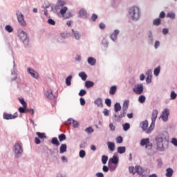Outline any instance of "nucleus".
Segmentation results:
<instances>
[{"mask_svg": "<svg viewBox=\"0 0 177 177\" xmlns=\"http://www.w3.org/2000/svg\"><path fill=\"white\" fill-rule=\"evenodd\" d=\"M155 140L156 142V147L158 151H164L165 147L168 146V141L165 140L164 136L159 135L156 137Z\"/></svg>", "mask_w": 177, "mask_h": 177, "instance_id": "obj_1", "label": "nucleus"}, {"mask_svg": "<svg viewBox=\"0 0 177 177\" xmlns=\"http://www.w3.org/2000/svg\"><path fill=\"white\" fill-rule=\"evenodd\" d=\"M129 15L133 21H138L141 16L140 8L138 6L130 8L129 10Z\"/></svg>", "mask_w": 177, "mask_h": 177, "instance_id": "obj_2", "label": "nucleus"}, {"mask_svg": "<svg viewBox=\"0 0 177 177\" xmlns=\"http://www.w3.org/2000/svg\"><path fill=\"white\" fill-rule=\"evenodd\" d=\"M18 37L20 41H21L25 46V48H28V44L30 42V38H28V35L24 30H19L17 32Z\"/></svg>", "mask_w": 177, "mask_h": 177, "instance_id": "obj_3", "label": "nucleus"}, {"mask_svg": "<svg viewBox=\"0 0 177 177\" xmlns=\"http://www.w3.org/2000/svg\"><path fill=\"white\" fill-rule=\"evenodd\" d=\"M12 150L15 158H20L23 156V147L20 146L19 142L15 143L13 146Z\"/></svg>", "mask_w": 177, "mask_h": 177, "instance_id": "obj_4", "label": "nucleus"}, {"mask_svg": "<svg viewBox=\"0 0 177 177\" xmlns=\"http://www.w3.org/2000/svg\"><path fill=\"white\" fill-rule=\"evenodd\" d=\"M143 89L142 84H136L133 88V92L136 93V95H142L143 93Z\"/></svg>", "mask_w": 177, "mask_h": 177, "instance_id": "obj_5", "label": "nucleus"}, {"mask_svg": "<svg viewBox=\"0 0 177 177\" xmlns=\"http://www.w3.org/2000/svg\"><path fill=\"white\" fill-rule=\"evenodd\" d=\"M127 109H122V111L120 112L119 115H117V113H113V118L116 122H120L121 118H124L127 116Z\"/></svg>", "mask_w": 177, "mask_h": 177, "instance_id": "obj_6", "label": "nucleus"}, {"mask_svg": "<svg viewBox=\"0 0 177 177\" xmlns=\"http://www.w3.org/2000/svg\"><path fill=\"white\" fill-rule=\"evenodd\" d=\"M17 17L19 23L22 26V27H24L26 26V21H24V15L20 12L17 11Z\"/></svg>", "mask_w": 177, "mask_h": 177, "instance_id": "obj_7", "label": "nucleus"}, {"mask_svg": "<svg viewBox=\"0 0 177 177\" xmlns=\"http://www.w3.org/2000/svg\"><path fill=\"white\" fill-rule=\"evenodd\" d=\"M168 117H169V109H165L162 111V114L160 116V118H162L164 122H167V121H168Z\"/></svg>", "mask_w": 177, "mask_h": 177, "instance_id": "obj_8", "label": "nucleus"}, {"mask_svg": "<svg viewBox=\"0 0 177 177\" xmlns=\"http://www.w3.org/2000/svg\"><path fill=\"white\" fill-rule=\"evenodd\" d=\"M17 117H19L17 112L15 113L13 115L8 113H4L3 114V120H15V118H17Z\"/></svg>", "mask_w": 177, "mask_h": 177, "instance_id": "obj_9", "label": "nucleus"}, {"mask_svg": "<svg viewBox=\"0 0 177 177\" xmlns=\"http://www.w3.org/2000/svg\"><path fill=\"white\" fill-rule=\"evenodd\" d=\"M71 125L73 124V128H78L80 127V123H78V121H76L73 118H69L67 120V121H65V125Z\"/></svg>", "mask_w": 177, "mask_h": 177, "instance_id": "obj_10", "label": "nucleus"}, {"mask_svg": "<svg viewBox=\"0 0 177 177\" xmlns=\"http://www.w3.org/2000/svg\"><path fill=\"white\" fill-rule=\"evenodd\" d=\"M119 162H120V158L115 154H114L113 156L111 158L108 162V163L113 164L115 165H118Z\"/></svg>", "mask_w": 177, "mask_h": 177, "instance_id": "obj_11", "label": "nucleus"}, {"mask_svg": "<svg viewBox=\"0 0 177 177\" xmlns=\"http://www.w3.org/2000/svg\"><path fill=\"white\" fill-rule=\"evenodd\" d=\"M28 73L31 75V77H32V78H35V80H38L39 78V75L38 73L30 67L28 68Z\"/></svg>", "mask_w": 177, "mask_h": 177, "instance_id": "obj_12", "label": "nucleus"}, {"mask_svg": "<svg viewBox=\"0 0 177 177\" xmlns=\"http://www.w3.org/2000/svg\"><path fill=\"white\" fill-rule=\"evenodd\" d=\"M78 15V17H80V19H88V12L84 8L79 10Z\"/></svg>", "mask_w": 177, "mask_h": 177, "instance_id": "obj_13", "label": "nucleus"}, {"mask_svg": "<svg viewBox=\"0 0 177 177\" xmlns=\"http://www.w3.org/2000/svg\"><path fill=\"white\" fill-rule=\"evenodd\" d=\"M46 97L47 99H49L50 100H52L56 97V95H53V91L51 89H48L46 93Z\"/></svg>", "mask_w": 177, "mask_h": 177, "instance_id": "obj_14", "label": "nucleus"}, {"mask_svg": "<svg viewBox=\"0 0 177 177\" xmlns=\"http://www.w3.org/2000/svg\"><path fill=\"white\" fill-rule=\"evenodd\" d=\"M13 71H12L11 72V75H14V77L11 79V82H13V81H16V80H17V73L16 72V68L15 67H16V64L15 62V61H13Z\"/></svg>", "mask_w": 177, "mask_h": 177, "instance_id": "obj_15", "label": "nucleus"}, {"mask_svg": "<svg viewBox=\"0 0 177 177\" xmlns=\"http://www.w3.org/2000/svg\"><path fill=\"white\" fill-rule=\"evenodd\" d=\"M135 169H136V173L138 174V175H139L140 176H145V175H143V168L140 167V165H136L135 167Z\"/></svg>", "mask_w": 177, "mask_h": 177, "instance_id": "obj_16", "label": "nucleus"}, {"mask_svg": "<svg viewBox=\"0 0 177 177\" xmlns=\"http://www.w3.org/2000/svg\"><path fill=\"white\" fill-rule=\"evenodd\" d=\"M140 128H142V131H147V127H149V122L147 120L142 121L140 124Z\"/></svg>", "mask_w": 177, "mask_h": 177, "instance_id": "obj_17", "label": "nucleus"}, {"mask_svg": "<svg viewBox=\"0 0 177 177\" xmlns=\"http://www.w3.org/2000/svg\"><path fill=\"white\" fill-rule=\"evenodd\" d=\"M154 43V37H153V32L151 30H149V35H148V44L149 45H153Z\"/></svg>", "mask_w": 177, "mask_h": 177, "instance_id": "obj_18", "label": "nucleus"}, {"mask_svg": "<svg viewBox=\"0 0 177 177\" xmlns=\"http://www.w3.org/2000/svg\"><path fill=\"white\" fill-rule=\"evenodd\" d=\"M66 5V1H62V0H58V3L55 6V10H59L60 8H63Z\"/></svg>", "mask_w": 177, "mask_h": 177, "instance_id": "obj_19", "label": "nucleus"}, {"mask_svg": "<svg viewBox=\"0 0 177 177\" xmlns=\"http://www.w3.org/2000/svg\"><path fill=\"white\" fill-rule=\"evenodd\" d=\"M106 145L108 146V149L111 151H114V150H115V144L113 142H110L108 141L106 142Z\"/></svg>", "mask_w": 177, "mask_h": 177, "instance_id": "obj_20", "label": "nucleus"}, {"mask_svg": "<svg viewBox=\"0 0 177 177\" xmlns=\"http://www.w3.org/2000/svg\"><path fill=\"white\" fill-rule=\"evenodd\" d=\"M94 104H95L96 106H97V107H103V100H102L101 97L97 98V99L94 101Z\"/></svg>", "mask_w": 177, "mask_h": 177, "instance_id": "obj_21", "label": "nucleus"}, {"mask_svg": "<svg viewBox=\"0 0 177 177\" xmlns=\"http://www.w3.org/2000/svg\"><path fill=\"white\" fill-rule=\"evenodd\" d=\"M157 115H158V111H157V109H155L152 111V124H154V122H156V120H157Z\"/></svg>", "mask_w": 177, "mask_h": 177, "instance_id": "obj_22", "label": "nucleus"}, {"mask_svg": "<svg viewBox=\"0 0 177 177\" xmlns=\"http://www.w3.org/2000/svg\"><path fill=\"white\" fill-rule=\"evenodd\" d=\"M108 167L111 172H114V171L117 169V167H118V165H114L113 163L108 162Z\"/></svg>", "mask_w": 177, "mask_h": 177, "instance_id": "obj_23", "label": "nucleus"}, {"mask_svg": "<svg viewBox=\"0 0 177 177\" xmlns=\"http://www.w3.org/2000/svg\"><path fill=\"white\" fill-rule=\"evenodd\" d=\"M150 142V139L149 138H143L140 140V146L143 147V146H146L147 145H149Z\"/></svg>", "mask_w": 177, "mask_h": 177, "instance_id": "obj_24", "label": "nucleus"}, {"mask_svg": "<svg viewBox=\"0 0 177 177\" xmlns=\"http://www.w3.org/2000/svg\"><path fill=\"white\" fill-rule=\"evenodd\" d=\"M72 32L75 39L77 40L81 39V34H80V32L78 30H74V29H72Z\"/></svg>", "mask_w": 177, "mask_h": 177, "instance_id": "obj_25", "label": "nucleus"}, {"mask_svg": "<svg viewBox=\"0 0 177 177\" xmlns=\"http://www.w3.org/2000/svg\"><path fill=\"white\" fill-rule=\"evenodd\" d=\"M87 63H88L90 66H95V64H96V59L89 57L87 59Z\"/></svg>", "mask_w": 177, "mask_h": 177, "instance_id": "obj_26", "label": "nucleus"}, {"mask_svg": "<svg viewBox=\"0 0 177 177\" xmlns=\"http://www.w3.org/2000/svg\"><path fill=\"white\" fill-rule=\"evenodd\" d=\"M51 144L54 145L55 146H57V147L60 146V142H59V140L56 137H53L51 139Z\"/></svg>", "mask_w": 177, "mask_h": 177, "instance_id": "obj_27", "label": "nucleus"}, {"mask_svg": "<svg viewBox=\"0 0 177 177\" xmlns=\"http://www.w3.org/2000/svg\"><path fill=\"white\" fill-rule=\"evenodd\" d=\"M95 85V82L91 80H86L85 82V87L89 89V88H92Z\"/></svg>", "mask_w": 177, "mask_h": 177, "instance_id": "obj_28", "label": "nucleus"}, {"mask_svg": "<svg viewBox=\"0 0 177 177\" xmlns=\"http://www.w3.org/2000/svg\"><path fill=\"white\" fill-rule=\"evenodd\" d=\"M172 175H174V169H172L171 167L167 168L166 169V176L172 177Z\"/></svg>", "mask_w": 177, "mask_h": 177, "instance_id": "obj_29", "label": "nucleus"}, {"mask_svg": "<svg viewBox=\"0 0 177 177\" xmlns=\"http://www.w3.org/2000/svg\"><path fill=\"white\" fill-rule=\"evenodd\" d=\"M59 151L61 154H63V153H66V151H67V145L62 144L59 148Z\"/></svg>", "mask_w": 177, "mask_h": 177, "instance_id": "obj_30", "label": "nucleus"}, {"mask_svg": "<svg viewBox=\"0 0 177 177\" xmlns=\"http://www.w3.org/2000/svg\"><path fill=\"white\" fill-rule=\"evenodd\" d=\"M114 111L115 113H118V111H121V104L120 102H116L114 104Z\"/></svg>", "mask_w": 177, "mask_h": 177, "instance_id": "obj_31", "label": "nucleus"}, {"mask_svg": "<svg viewBox=\"0 0 177 177\" xmlns=\"http://www.w3.org/2000/svg\"><path fill=\"white\" fill-rule=\"evenodd\" d=\"M161 71V66H158V67L155 68L153 70V74L155 77H158L160 75V73Z\"/></svg>", "mask_w": 177, "mask_h": 177, "instance_id": "obj_32", "label": "nucleus"}, {"mask_svg": "<svg viewBox=\"0 0 177 177\" xmlns=\"http://www.w3.org/2000/svg\"><path fill=\"white\" fill-rule=\"evenodd\" d=\"M79 77L82 80V81H86V78H88V75L85 72H80L79 73Z\"/></svg>", "mask_w": 177, "mask_h": 177, "instance_id": "obj_33", "label": "nucleus"}, {"mask_svg": "<svg viewBox=\"0 0 177 177\" xmlns=\"http://www.w3.org/2000/svg\"><path fill=\"white\" fill-rule=\"evenodd\" d=\"M117 151H118V153H119V154H124V153H125V151H127V147H118Z\"/></svg>", "mask_w": 177, "mask_h": 177, "instance_id": "obj_34", "label": "nucleus"}, {"mask_svg": "<svg viewBox=\"0 0 177 177\" xmlns=\"http://www.w3.org/2000/svg\"><path fill=\"white\" fill-rule=\"evenodd\" d=\"M18 111H19V113H21V114H25V113H27V111H28V108L24 107V106H21L18 109Z\"/></svg>", "mask_w": 177, "mask_h": 177, "instance_id": "obj_35", "label": "nucleus"}, {"mask_svg": "<svg viewBox=\"0 0 177 177\" xmlns=\"http://www.w3.org/2000/svg\"><path fill=\"white\" fill-rule=\"evenodd\" d=\"M115 92H117V86H112L109 90V95H115Z\"/></svg>", "mask_w": 177, "mask_h": 177, "instance_id": "obj_36", "label": "nucleus"}, {"mask_svg": "<svg viewBox=\"0 0 177 177\" xmlns=\"http://www.w3.org/2000/svg\"><path fill=\"white\" fill-rule=\"evenodd\" d=\"M154 125H156V122H153V121H152L150 124V127L147 130L146 133H151L152 131L154 129Z\"/></svg>", "mask_w": 177, "mask_h": 177, "instance_id": "obj_37", "label": "nucleus"}, {"mask_svg": "<svg viewBox=\"0 0 177 177\" xmlns=\"http://www.w3.org/2000/svg\"><path fill=\"white\" fill-rule=\"evenodd\" d=\"M122 127H123V131H124L125 132L131 129V124L128 122L123 124Z\"/></svg>", "mask_w": 177, "mask_h": 177, "instance_id": "obj_38", "label": "nucleus"}, {"mask_svg": "<svg viewBox=\"0 0 177 177\" xmlns=\"http://www.w3.org/2000/svg\"><path fill=\"white\" fill-rule=\"evenodd\" d=\"M113 34L114 35V38H112V41H113V42H115L117 41V37L118 36V34H120V30L115 29L113 31Z\"/></svg>", "mask_w": 177, "mask_h": 177, "instance_id": "obj_39", "label": "nucleus"}, {"mask_svg": "<svg viewBox=\"0 0 177 177\" xmlns=\"http://www.w3.org/2000/svg\"><path fill=\"white\" fill-rule=\"evenodd\" d=\"M129 107V100H126L123 103L122 110H127Z\"/></svg>", "mask_w": 177, "mask_h": 177, "instance_id": "obj_40", "label": "nucleus"}, {"mask_svg": "<svg viewBox=\"0 0 177 177\" xmlns=\"http://www.w3.org/2000/svg\"><path fill=\"white\" fill-rule=\"evenodd\" d=\"M71 80H73V75H70L66 79V84L67 86H70L71 85Z\"/></svg>", "mask_w": 177, "mask_h": 177, "instance_id": "obj_41", "label": "nucleus"}, {"mask_svg": "<svg viewBox=\"0 0 177 177\" xmlns=\"http://www.w3.org/2000/svg\"><path fill=\"white\" fill-rule=\"evenodd\" d=\"M36 135L38 136L39 139H46V134H45V133L37 132Z\"/></svg>", "mask_w": 177, "mask_h": 177, "instance_id": "obj_42", "label": "nucleus"}, {"mask_svg": "<svg viewBox=\"0 0 177 177\" xmlns=\"http://www.w3.org/2000/svg\"><path fill=\"white\" fill-rule=\"evenodd\" d=\"M67 10H68V8L64 6L63 8L60 10L59 13L60 15H62V16H63V17H64V15L67 13Z\"/></svg>", "mask_w": 177, "mask_h": 177, "instance_id": "obj_43", "label": "nucleus"}, {"mask_svg": "<svg viewBox=\"0 0 177 177\" xmlns=\"http://www.w3.org/2000/svg\"><path fill=\"white\" fill-rule=\"evenodd\" d=\"M167 17H169V19H172L173 20L176 17V14L175 12H168L167 14Z\"/></svg>", "mask_w": 177, "mask_h": 177, "instance_id": "obj_44", "label": "nucleus"}, {"mask_svg": "<svg viewBox=\"0 0 177 177\" xmlns=\"http://www.w3.org/2000/svg\"><path fill=\"white\" fill-rule=\"evenodd\" d=\"M58 139L59 142H63L64 140H66V139H67V137L66 136V134L62 133L58 136Z\"/></svg>", "mask_w": 177, "mask_h": 177, "instance_id": "obj_45", "label": "nucleus"}, {"mask_svg": "<svg viewBox=\"0 0 177 177\" xmlns=\"http://www.w3.org/2000/svg\"><path fill=\"white\" fill-rule=\"evenodd\" d=\"M109 160V156H106V155H103L102 156V162L104 165H105V164H107V161Z\"/></svg>", "mask_w": 177, "mask_h": 177, "instance_id": "obj_46", "label": "nucleus"}, {"mask_svg": "<svg viewBox=\"0 0 177 177\" xmlns=\"http://www.w3.org/2000/svg\"><path fill=\"white\" fill-rule=\"evenodd\" d=\"M177 97V93H175V91H172L170 93V100H175Z\"/></svg>", "mask_w": 177, "mask_h": 177, "instance_id": "obj_47", "label": "nucleus"}, {"mask_svg": "<svg viewBox=\"0 0 177 177\" xmlns=\"http://www.w3.org/2000/svg\"><path fill=\"white\" fill-rule=\"evenodd\" d=\"M84 131L88 135H90V133H93V132H95V130H93V128H92V127H88L86 128Z\"/></svg>", "mask_w": 177, "mask_h": 177, "instance_id": "obj_48", "label": "nucleus"}, {"mask_svg": "<svg viewBox=\"0 0 177 177\" xmlns=\"http://www.w3.org/2000/svg\"><path fill=\"white\" fill-rule=\"evenodd\" d=\"M138 102L140 103H145L146 102V96L141 95L138 97Z\"/></svg>", "mask_w": 177, "mask_h": 177, "instance_id": "obj_49", "label": "nucleus"}, {"mask_svg": "<svg viewBox=\"0 0 177 177\" xmlns=\"http://www.w3.org/2000/svg\"><path fill=\"white\" fill-rule=\"evenodd\" d=\"M85 156H86V152L85 151V150H80L79 152V157H80V158H84Z\"/></svg>", "mask_w": 177, "mask_h": 177, "instance_id": "obj_50", "label": "nucleus"}, {"mask_svg": "<svg viewBox=\"0 0 177 177\" xmlns=\"http://www.w3.org/2000/svg\"><path fill=\"white\" fill-rule=\"evenodd\" d=\"M161 24V19L157 18L153 20V26H160Z\"/></svg>", "mask_w": 177, "mask_h": 177, "instance_id": "obj_51", "label": "nucleus"}, {"mask_svg": "<svg viewBox=\"0 0 177 177\" xmlns=\"http://www.w3.org/2000/svg\"><path fill=\"white\" fill-rule=\"evenodd\" d=\"M50 5L51 3H48V1H45L42 5L41 8L43 9H48V8H50Z\"/></svg>", "mask_w": 177, "mask_h": 177, "instance_id": "obj_52", "label": "nucleus"}, {"mask_svg": "<svg viewBox=\"0 0 177 177\" xmlns=\"http://www.w3.org/2000/svg\"><path fill=\"white\" fill-rule=\"evenodd\" d=\"M5 30L8 31V32H13V28L10 25L6 26Z\"/></svg>", "mask_w": 177, "mask_h": 177, "instance_id": "obj_53", "label": "nucleus"}, {"mask_svg": "<svg viewBox=\"0 0 177 177\" xmlns=\"http://www.w3.org/2000/svg\"><path fill=\"white\" fill-rule=\"evenodd\" d=\"M62 38H64V39H66V38H70L71 37V35L69 32L66 33H61Z\"/></svg>", "mask_w": 177, "mask_h": 177, "instance_id": "obj_54", "label": "nucleus"}, {"mask_svg": "<svg viewBox=\"0 0 177 177\" xmlns=\"http://www.w3.org/2000/svg\"><path fill=\"white\" fill-rule=\"evenodd\" d=\"M129 174H133V175H135L136 174V171H135V167L133 166L129 167Z\"/></svg>", "mask_w": 177, "mask_h": 177, "instance_id": "obj_55", "label": "nucleus"}, {"mask_svg": "<svg viewBox=\"0 0 177 177\" xmlns=\"http://www.w3.org/2000/svg\"><path fill=\"white\" fill-rule=\"evenodd\" d=\"M18 100L20 102L21 104H22L24 107H26L27 102H26V100H24V98H18Z\"/></svg>", "mask_w": 177, "mask_h": 177, "instance_id": "obj_56", "label": "nucleus"}, {"mask_svg": "<svg viewBox=\"0 0 177 177\" xmlns=\"http://www.w3.org/2000/svg\"><path fill=\"white\" fill-rule=\"evenodd\" d=\"M124 142V138H122V136H119L116 138V143L120 144Z\"/></svg>", "mask_w": 177, "mask_h": 177, "instance_id": "obj_57", "label": "nucleus"}, {"mask_svg": "<svg viewBox=\"0 0 177 177\" xmlns=\"http://www.w3.org/2000/svg\"><path fill=\"white\" fill-rule=\"evenodd\" d=\"M47 23L50 24V26H55L56 21H55L52 18L48 19Z\"/></svg>", "mask_w": 177, "mask_h": 177, "instance_id": "obj_58", "label": "nucleus"}, {"mask_svg": "<svg viewBox=\"0 0 177 177\" xmlns=\"http://www.w3.org/2000/svg\"><path fill=\"white\" fill-rule=\"evenodd\" d=\"M102 45H104V48H109V41L106 40V39H103L102 41Z\"/></svg>", "mask_w": 177, "mask_h": 177, "instance_id": "obj_59", "label": "nucleus"}, {"mask_svg": "<svg viewBox=\"0 0 177 177\" xmlns=\"http://www.w3.org/2000/svg\"><path fill=\"white\" fill-rule=\"evenodd\" d=\"M105 104H106L108 107H111V99L110 98L105 99Z\"/></svg>", "mask_w": 177, "mask_h": 177, "instance_id": "obj_60", "label": "nucleus"}, {"mask_svg": "<svg viewBox=\"0 0 177 177\" xmlns=\"http://www.w3.org/2000/svg\"><path fill=\"white\" fill-rule=\"evenodd\" d=\"M145 149H147V150H152L153 149V143H151L149 142V143H148L145 145Z\"/></svg>", "mask_w": 177, "mask_h": 177, "instance_id": "obj_61", "label": "nucleus"}, {"mask_svg": "<svg viewBox=\"0 0 177 177\" xmlns=\"http://www.w3.org/2000/svg\"><path fill=\"white\" fill-rule=\"evenodd\" d=\"M79 96H85L86 95V90L81 89L78 93Z\"/></svg>", "mask_w": 177, "mask_h": 177, "instance_id": "obj_62", "label": "nucleus"}, {"mask_svg": "<svg viewBox=\"0 0 177 177\" xmlns=\"http://www.w3.org/2000/svg\"><path fill=\"white\" fill-rule=\"evenodd\" d=\"M64 17V19H70V17H73V13H71V12L69 11Z\"/></svg>", "mask_w": 177, "mask_h": 177, "instance_id": "obj_63", "label": "nucleus"}, {"mask_svg": "<svg viewBox=\"0 0 177 177\" xmlns=\"http://www.w3.org/2000/svg\"><path fill=\"white\" fill-rule=\"evenodd\" d=\"M171 143H172V145H174V146L177 147V139L176 138H173L171 139Z\"/></svg>", "mask_w": 177, "mask_h": 177, "instance_id": "obj_64", "label": "nucleus"}]
</instances>
